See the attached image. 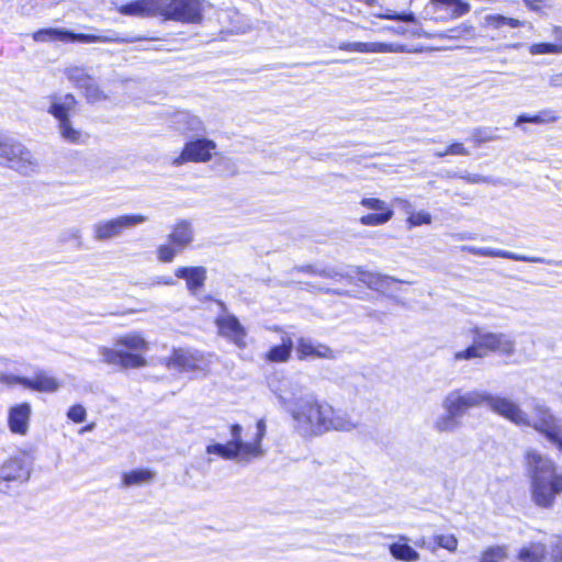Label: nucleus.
<instances>
[{"label": "nucleus", "instance_id": "c756f323", "mask_svg": "<svg viewBox=\"0 0 562 562\" xmlns=\"http://www.w3.org/2000/svg\"><path fill=\"white\" fill-rule=\"evenodd\" d=\"M155 477V472L148 469L132 470L123 474V484L125 486L139 485L150 482Z\"/></svg>", "mask_w": 562, "mask_h": 562}, {"label": "nucleus", "instance_id": "c85d7f7f", "mask_svg": "<svg viewBox=\"0 0 562 562\" xmlns=\"http://www.w3.org/2000/svg\"><path fill=\"white\" fill-rule=\"evenodd\" d=\"M438 8L451 9L452 18H460L470 12L471 5L463 0H431Z\"/></svg>", "mask_w": 562, "mask_h": 562}, {"label": "nucleus", "instance_id": "0e129e2a", "mask_svg": "<svg viewBox=\"0 0 562 562\" xmlns=\"http://www.w3.org/2000/svg\"><path fill=\"white\" fill-rule=\"evenodd\" d=\"M558 31H561L560 29L555 30V42H562V34Z\"/></svg>", "mask_w": 562, "mask_h": 562}, {"label": "nucleus", "instance_id": "4468645a", "mask_svg": "<svg viewBox=\"0 0 562 562\" xmlns=\"http://www.w3.org/2000/svg\"><path fill=\"white\" fill-rule=\"evenodd\" d=\"M295 350L299 360H335L337 358V352L334 351L329 346L305 337H301L297 339Z\"/></svg>", "mask_w": 562, "mask_h": 562}, {"label": "nucleus", "instance_id": "58836bf2", "mask_svg": "<svg viewBox=\"0 0 562 562\" xmlns=\"http://www.w3.org/2000/svg\"><path fill=\"white\" fill-rule=\"evenodd\" d=\"M360 204L369 210L376 211L378 213H385L387 211H393L383 200L378 198H363L360 201Z\"/></svg>", "mask_w": 562, "mask_h": 562}, {"label": "nucleus", "instance_id": "2f4dec72", "mask_svg": "<svg viewBox=\"0 0 562 562\" xmlns=\"http://www.w3.org/2000/svg\"><path fill=\"white\" fill-rule=\"evenodd\" d=\"M484 22L488 27L499 30L503 26L507 25L512 29L520 27L524 25V22L514 18H507L502 14H488L484 18Z\"/></svg>", "mask_w": 562, "mask_h": 562}, {"label": "nucleus", "instance_id": "423d86ee", "mask_svg": "<svg viewBox=\"0 0 562 562\" xmlns=\"http://www.w3.org/2000/svg\"><path fill=\"white\" fill-rule=\"evenodd\" d=\"M117 347H124L131 350H144L146 349V341L139 335H126L120 337L115 342V348H101L100 355L104 362L113 366H120L123 369L128 368H140L146 364L144 357L128 352Z\"/></svg>", "mask_w": 562, "mask_h": 562}, {"label": "nucleus", "instance_id": "b1692460", "mask_svg": "<svg viewBox=\"0 0 562 562\" xmlns=\"http://www.w3.org/2000/svg\"><path fill=\"white\" fill-rule=\"evenodd\" d=\"M547 553V546L544 543L532 542L519 549L513 562H543Z\"/></svg>", "mask_w": 562, "mask_h": 562}, {"label": "nucleus", "instance_id": "5701e85b", "mask_svg": "<svg viewBox=\"0 0 562 562\" xmlns=\"http://www.w3.org/2000/svg\"><path fill=\"white\" fill-rule=\"evenodd\" d=\"M193 229L188 221H180L168 236L169 243L183 250L193 240Z\"/></svg>", "mask_w": 562, "mask_h": 562}, {"label": "nucleus", "instance_id": "a878e982", "mask_svg": "<svg viewBox=\"0 0 562 562\" xmlns=\"http://www.w3.org/2000/svg\"><path fill=\"white\" fill-rule=\"evenodd\" d=\"M293 270L305 272V273L313 274V276L330 278V279L336 278V277H340V278H345V279L351 278V274L349 272H344L340 269H336V268L319 269L312 265L296 266L293 268Z\"/></svg>", "mask_w": 562, "mask_h": 562}, {"label": "nucleus", "instance_id": "2eb2a0df", "mask_svg": "<svg viewBox=\"0 0 562 562\" xmlns=\"http://www.w3.org/2000/svg\"><path fill=\"white\" fill-rule=\"evenodd\" d=\"M216 325L223 337L229 339L240 349L246 347L247 331L235 315L228 314L217 317Z\"/></svg>", "mask_w": 562, "mask_h": 562}, {"label": "nucleus", "instance_id": "7c9ffc66", "mask_svg": "<svg viewBox=\"0 0 562 562\" xmlns=\"http://www.w3.org/2000/svg\"><path fill=\"white\" fill-rule=\"evenodd\" d=\"M58 131L64 140L71 144L85 143V136L80 130L74 127L70 120L58 123Z\"/></svg>", "mask_w": 562, "mask_h": 562}, {"label": "nucleus", "instance_id": "9b49d317", "mask_svg": "<svg viewBox=\"0 0 562 562\" xmlns=\"http://www.w3.org/2000/svg\"><path fill=\"white\" fill-rule=\"evenodd\" d=\"M31 463L25 454L9 458L0 467V493H9L11 484H23L30 480Z\"/></svg>", "mask_w": 562, "mask_h": 562}, {"label": "nucleus", "instance_id": "393cba45", "mask_svg": "<svg viewBox=\"0 0 562 562\" xmlns=\"http://www.w3.org/2000/svg\"><path fill=\"white\" fill-rule=\"evenodd\" d=\"M293 350V341L290 337L282 338V344L273 346L266 355L270 362H285L289 360Z\"/></svg>", "mask_w": 562, "mask_h": 562}, {"label": "nucleus", "instance_id": "ddd939ff", "mask_svg": "<svg viewBox=\"0 0 562 562\" xmlns=\"http://www.w3.org/2000/svg\"><path fill=\"white\" fill-rule=\"evenodd\" d=\"M216 144L207 138H196L187 142L180 156L173 160V165L180 166L187 161L206 162L212 158V150Z\"/></svg>", "mask_w": 562, "mask_h": 562}, {"label": "nucleus", "instance_id": "72a5a7b5", "mask_svg": "<svg viewBox=\"0 0 562 562\" xmlns=\"http://www.w3.org/2000/svg\"><path fill=\"white\" fill-rule=\"evenodd\" d=\"M170 364L182 371H192L195 368L192 357L184 350H175Z\"/></svg>", "mask_w": 562, "mask_h": 562}, {"label": "nucleus", "instance_id": "c9c22d12", "mask_svg": "<svg viewBox=\"0 0 562 562\" xmlns=\"http://www.w3.org/2000/svg\"><path fill=\"white\" fill-rule=\"evenodd\" d=\"M394 215L393 211L385 213H370L360 217V223L364 226H380L387 223Z\"/></svg>", "mask_w": 562, "mask_h": 562}, {"label": "nucleus", "instance_id": "5fc2aeb1", "mask_svg": "<svg viewBox=\"0 0 562 562\" xmlns=\"http://www.w3.org/2000/svg\"><path fill=\"white\" fill-rule=\"evenodd\" d=\"M448 155L468 156L470 153L462 143L456 142L446 148Z\"/></svg>", "mask_w": 562, "mask_h": 562}, {"label": "nucleus", "instance_id": "412c9836", "mask_svg": "<svg viewBox=\"0 0 562 562\" xmlns=\"http://www.w3.org/2000/svg\"><path fill=\"white\" fill-rule=\"evenodd\" d=\"M352 271L358 276L360 282L368 285L370 289L375 291H383L386 289L392 282H400L393 277L366 271L362 267H353Z\"/></svg>", "mask_w": 562, "mask_h": 562}, {"label": "nucleus", "instance_id": "e433bc0d", "mask_svg": "<svg viewBox=\"0 0 562 562\" xmlns=\"http://www.w3.org/2000/svg\"><path fill=\"white\" fill-rule=\"evenodd\" d=\"M471 139L476 144L481 145L483 143L492 142L497 139L495 131L488 127H479L474 128L471 133Z\"/></svg>", "mask_w": 562, "mask_h": 562}, {"label": "nucleus", "instance_id": "8fccbe9b", "mask_svg": "<svg viewBox=\"0 0 562 562\" xmlns=\"http://www.w3.org/2000/svg\"><path fill=\"white\" fill-rule=\"evenodd\" d=\"M551 559L553 562H562V537H554L551 542Z\"/></svg>", "mask_w": 562, "mask_h": 562}, {"label": "nucleus", "instance_id": "79ce46f5", "mask_svg": "<svg viewBox=\"0 0 562 562\" xmlns=\"http://www.w3.org/2000/svg\"><path fill=\"white\" fill-rule=\"evenodd\" d=\"M435 543L450 552H454L458 547V539L453 535H436Z\"/></svg>", "mask_w": 562, "mask_h": 562}, {"label": "nucleus", "instance_id": "4c0bfd02", "mask_svg": "<svg viewBox=\"0 0 562 562\" xmlns=\"http://www.w3.org/2000/svg\"><path fill=\"white\" fill-rule=\"evenodd\" d=\"M182 250L176 247L173 244L160 245L157 248L158 260L165 263L172 262L175 257Z\"/></svg>", "mask_w": 562, "mask_h": 562}, {"label": "nucleus", "instance_id": "13d9d810", "mask_svg": "<svg viewBox=\"0 0 562 562\" xmlns=\"http://www.w3.org/2000/svg\"><path fill=\"white\" fill-rule=\"evenodd\" d=\"M524 3L531 10L536 11L540 9L541 0H522Z\"/></svg>", "mask_w": 562, "mask_h": 562}, {"label": "nucleus", "instance_id": "de8ad7c7", "mask_svg": "<svg viewBox=\"0 0 562 562\" xmlns=\"http://www.w3.org/2000/svg\"><path fill=\"white\" fill-rule=\"evenodd\" d=\"M67 417L74 423H82L87 417L86 408L80 404L72 405L67 412Z\"/></svg>", "mask_w": 562, "mask_h": 562}, {"label": "nucleus", "instance_id": "0eeeda50", "mask_svg": "<svg viewBox=\"0 0 562 562\" xmlns=\"http://www.w3.org/2000/svg\"><path fill=\"white\" fill-rule=\"evenodd\" d=\"M243 427L239 424L231 426L232 440L226 443H211L206 446V453L216 454L224 460H236L248 462L251 459L260 458L263 451H259L258 445H250L241 438Z\"/></svg>", "mask_w": 562, "mask_h": 562}, {"label": "nucleus", "instance_id": "680f3d73", "mask_svg": "<svg viewBox=\"0 0 562 562\" xmlns=\"http://www.w3.org/2000/svg\"><path fill=\"white\" fill-rule=\"evenodd\" d=\"M392 31L397 35H406L409 31L404 26H397L392 29Z\"/></svg>", "mask_w": 562, "mask_h": 562}, {"label": "nucleus", "instance_id": "f8f14e48", "mask_svg": "<svg viewBox=\"0 0 562 562\" xmlns=\"http://www.w3.org/2000/svg\"><path fill=\"white\" fill-rule=\"evenodd\" d=\"M147 221L142 214H126L112 220L100 221L93 225L94 239L102 241L115 238L124 229L134 227Z\"/></svg>", "mask_w": 562, "mask_h": 562}, {"label": "nucleus", "instance_id": "6ab92c4d", "mask_svg": "<svg viewBox=\"0 0 562 562\" xmlns=\"http://www.w3.org/2000/svg\"><path fill=\"white\" fill-rule=\"evenodd\" d=\"M13 380L26 389L38 392H56L60 384L48 373L40 371L33 378L14 376Z\"/></svg>", "mask_w": 562, "mask_h": 562}, {"label": "nucleus", "instance_id": "473e14b6", "mask_svg": "<svg viewBox=\"0 0 562 562\" xmlns=\"http://www.w3.org/2000/svg\"><path fill=\"white\" fill-rule=\"evenodd\" d=\"M366 53H409L406 45L397 43H366Z\"/></svg>", "mask_w": 562, "mask_h": 562}, {"label": "nucleus", "instance_id": "052dcab7", "mask_svg": "<svg viewBox=\"0 0 562 562\" xmlns=\"http://www.w3.org/2000/svg\"><path fill=\"white\" fill-rule=\"evenodd\" d=\"M157 283L165 284V285H173V284H176V281L173 280L172 277H161L157 281Z\"/></svg>", "mask_w": 562, "mask_h": 562}, {"label": "nucleus", "instance_id": "603ef678", "mask_svg": "<svg viewBox=\"0 0 562 562\" xmlns=\"http://www.w3.org/2000/svg\"><path fill=\"white\" fill-rule=\"evenodd\" d=\"M339 49L347 52L366 53L367 46L363 42H345L339 44Z\"/></svg>", "mask_w": 562, "mask_h": 562}, {"label": "nucleus", "instance_id": "ea45409f", "mask_svg": "<svg viewBox=\"0 0 562 562\" xmlns=\"http://www.w3.org/2000/svg\"><path fill=\"white\" fill-rule=\"evenodd\" d=\"M58 241L60 244L76 241L77 248H80L81 247V231L77 227L67 228L59 234Z\"/></svg>", "mask_w": 562, "mask_h": 562}, {"label": "nucleus", "instance_id": "4d7b16f0", "mask_svg": "<svg viewBox=\"0 0 562 562\" xmlns=\"http://www.w3.org/2000/svg\"><path fill=\"white\" fill-rule=\"evenodd\" d=\"M58 101H60L66 108H68L70 110H72L76 104V100L72 94H66L65 97L60 98Z\"/></svg>", "mask_w": 562, "mask_h": 562}, {"label": "nucleus", "instance_id": "9d476101", "mask_svg": "<svg viewBox=\"0 0 562 562\" xmlns=\"http://www.w3.org/2000/svg\"><path fill=\"white\" fill-rule=\"evenodd\" d=\"M159 14L168 20L199 24L203 20V4L201 0H165Z\"/></svg>", "mask_w": 562, "mask_h": 562}, {"label": "nucleus", "instance_id": "f704fd0d", "mask_svg": "<svg viewBox=\"0 0 562 562\" xmlns=\"http://www.w3.org/2000/svg\"><path fill=\"white\" fill-rule=\"evenodd\" d=\"M66 76L80 89L89 85V81L92 79V77L87 74L85 68L77 66L67 68Z\"/></svg>", "mask_w": 562, "mask_h": 562}, {"label": "nucleus", "instance_id": "f257e3e1", "mask_svg": "<svg viewBox=\"0 0 562 562\" xmlns=\"http://www.w3.org/2000/svg\"><path fill=\"white\" fill-rule=\"evenodd\" d=\"M280 406L292 417L294 430L302 437H317L328 431H351L357 428L350 416L335 411L313 393H304L299 384L276 392Z\"/></svg>", "mask_w": 562, "mask_h": 562}, {"label": "nucleus", "instance_id": "bb28decb", "mask_svg": "<svg viewBox=\"0 0 562 562\" xmlns=\"http://www.w3.org/2000/svg\"><path fill=\"white\" fill-rule=\"evenodd\" d=\"M559 116L554 110L546 109L535 115L521 114L517 117L516 125L522 123L547 124L558 121Z\"/></svg>", "mask_w": 562, "mask_h": 562}, {"label": "nucleus", "instance_id": "864d4df0", "mask_svg": "<svg viewBox=\"0 0 562 562\" xmlns=\"http://www.w3.org/2000/svg\"><path fill=\"white\" fill-rule=\"evenodd\" d=\"M393 204L398 207L401 211H403L405 214L411 216V214L414 212V205L411 201L403 199V198H396L393 201Z\"/></svg>", "mask_w": 562, "mask_h": 562}, {"label": "nucleus", "instance_id": "49530a36", "mask_svg": "<svg viewBox=\"0 0 562 562\" xmlns=\"http://www.w3.org/2000/svg\"><path fill=\"white\" fill-rule=\"evenodd\" d=\"M407 222L411 226H419L423 224H430L431 223V215L428 212L419 211V212H413L411 216H408Z\"/></svg>", "mask_w": 562, "mask_h": 562}, {"label": "nucleus", "instance_id": "f3484780", "mask_svg": "<svg viewBox=\"0 0 562 562\" xmlns=\"http://www.w3.org/2000/svg\"><path fill=\"white\" fill-rule=\"evenodd\" d=\"M165 0H135L117 8L122 15L128 16H150L160 12Z\"/></svg>", "mask_w": 562, "mask_h": 562}, {"label": "nucleus", "instance_id": "dca6fc26", "mask_svg": "<svg viewBox=\"0 0 562 562\" xmlns=\"http://www.w3.org/2000/svg\"><path fill=\"white\" fill-rule=\"evenodd\" d=\"M463 249L469 251L472 255L482 256V257L505 258V259L522 261V262H535V263H547V265L552 263L551 260H548L543 257H531V256L512 252L508 250L495 249V248H490V247L465 246Z\"/></svg>", "mask_w": 562, "mask_h": 562}, {"label": "nucleus", "instance_id": "4be33fe9", "mask_svg": "<svg viewBox=\"0 0 562 562\" xmlns=\"http://www.w3.org/2000/svg\"><path fill=\"white\" fill-rule=\"evenodd\" d=\"M170 125L182 134L203 130L201 120L187 111L176 112L170 119Z\"/></svg>", "mask_w": 562, "mask_h": 562}, {"label": "nucleus", "instance_id": "a211bd4d", "mask_svg": "<svg viewBox=\"0 0 562 562\" xmlns=\"http://www.w3.org/2000/svg\"><path fill=\"white\" fill-rule=\"evenodd\" d=\"M206 274V268L202 266L179 267L175 270V277L186 281L187 289L192 295L203 288Z\"/></svg>", "mask_w": 562, "mask_h": 562}, {"label": "nucleus", "instance_id": "cd10ccee", "mask_svg": "<svg viewBox=\"0 0 562 562\" xmlns=\"http://www.w3.org/2000/svg\"><path fill=\"white\" fill-rule=\"evenodd\" d=\"M389 549L392 557L396 560L405 562H415L419 560V553L407 543H392Z\"/></svg>", "mask_w": 562, "mask_h": 562}, {"label": "nucleus", "instance_id": "3c124183", "mask_svg": "<svg viewBox=\"0 0 562 562\" xmlns=\"http://www.w3.org/2000/svg\"><path fill=\"white\" fill-rule=\"evenodd\" d=\"M459 178L465 180L468 183H490L492 179L486 176L477 175V173H468L459 175Z\"/></svg>", "mask_w": 562, "mask_h": 562}, {"label": "nucleus", "instance_id": "7ed1b4c3", "mask_svg": "<svg viewBox=\"0 0 562 562\" xmlns=\"http://www.w3.org/2000/svg\"><path fill=\"white\" fill-rule=\"evenodd\" d=\"M526 462L533 502L543 508L551 507L557 496L562 493V473L557 471L552 460L537 451H528Z\"/></svg>", "mask_w": 562, "mask_h": 562}, {"label": "nucleus", "instance_id": "39448f33", "mask_svg": "<svg viewBox=\"0 0 562 562\" xmlns=\"http://www.w3.org/2000/svg\"><path fill=\"white\" fill-rule=\"evenodd\" d=\"M0 166L22 176H32L40 171V161L19 139L0 133Z\"/></svg>", "mask_w": 562, "mask_h": 562}, {"label": "nucleus", "instance_id": "09e8293b", "mask_svg": "<svg viewBox=\"0 0 562 562\" xmlns=\"http://www.w3.org/2000/svg\"><path fill=\"white\" fill-rule=\"evenodd\" d=\"M256 429L257 432L255 439L250 442V445H258L259 451H263L261 448V441L265 438L267 430L266 420L263 418L257 422Z\"/></svg>", "mask_w": 562, "mask_h": 562}, {"label": "nucleus", "instance_id": "37998d69", "mask_svg": "<svg viewBox=\"0 0 562 562\" xmlns=\"http://www.w3.org/2000/svg\"><path fill=\"white\" fill-rule=\"evenodd\" d=\"M214 166L218 171L226 176H235L238 171L235 162L231 158L226 157L216 159Z\"/></svg>", "mask_w": 562, "mask_h": 562}, {"label": "nucleus", "instance_id": "bf43d9fd", "mask_svg": "<svg viewBox=\"0 0 562 562\" xmlns=\"http://www.w3.org/2000/svg\"><path fill=\"white\" fill-rule=\"evenodd\" d=\"M382 19L398 21V12L387 10L385 13L379 15Z\"/></svg>", "mask_w": 562, "mask_h": 562}, {"label": "nucleus", "instance_id": "c03bdc74", "mask_svg": "<svg viewBox=\"0 0 562 562\" xmlns=\"http://www.w3.org/2000/svg\"><path fill=\"white\" fill-rule=\"evenodd\" d=\"M82 89L85 90L86 98L90 103L98 102L105 98L98 85H95L93 78L89 81V85L85 86Z\"/></svg>", "mask_w": 562, "mask_h": 562}, {"label": "nucleus", "instance_id": "1a4fd4ad", "mask_svg": "<svg viewBox=\"0 0 562 562\" xmlns=\"http://www.w3.org/2000/svg\"><path fill=\"white\" fill-rule=\"evenodd\" d=\"M33 38L36 42H63V43H123L130 42L126 38H122L116 34L113 35H93L75 33L66 29L49 27L36 31L33 34Z\"/></svg>", "mask_w": 562, "mask_h": 562}, {"label": "nucleus", "instance_id": "a19ab883", "mask_svg": "<svg viewBox=\"0 0 562 562\" xmlns=\"http://www.w3.org/2000/svg\"><path fill=\"white\" fill-rule=\"evenodd\" d=\"M70 109L66 108L60 101L55 100L52 102L48 113H50L57 121L60 123L61 121H67L69 119Z\"/></svg>", "mask_w": 562, "mask_h": 562}, {"label": "nucleus", "instance_id": "6e6552de", "mask_svg": "<svg viewBox=\"0 0 562 562\" xmlns=\"http://www.w3.org/2000/svg\"><path fill=\"white\" fill-rule=\"evenodd\" d=\"M525 416L527 423L517 424L518 426L532 427L562 452V426L547 406L536 403L532 408V418H530L527 413H525Z\"/></svg>", "mask_w": 562, "mask_h": 562}, {"label": "nucleus", "instance_id": "aec40b11", "mask_svg": "<svg viewBox=\"0 0 562 562\" xmlns=\"http://www.w3.org/2000/svg\"><path fill=\"white\" fill-rule=\"evenodd\" d=\"M30 417L31 405L29 403H21L11 407L8 414V425L10 430L16 435H26Z\"/></svg>", "mask_w": 562, "mask_h": 562}, {"label": "nucleus", "instance_id": "f03ea898", "mask_svg": "<svg viewBox=\"0 0 562 562\" xmlns=\"http://www.w3.org/2000/svg\"><path fill=\"white\" fill-rule=\"evenodd\" d=\"M483 405L514 424L527 423L525 412L516 402L506 396L492 394L483 390L463 391L454 389L442 398L443 413L435 418L432 429L438 434L456 432L461 427L462 418L468 411Z\"/></svg>", "mask_w": 562, "mask_h": 562}, {"label": "nucleus", "instance_id": "e2e57ef3", "mask_svg": "<svg viewBox=\"0 0 562 562\" xmlns=\"http://www.w3.org/2000/svg\"><path fill=\"white\" fill-rule=\"evenodd\" d=\"M434 155H435L436 157H445V156H447V155H448V153H446V149H445V150H436V151L434 153Z\"/></svg>", "mask_w": 562, "mask_h": 562}, {"label": "nucleus", "instance_id": "20e7f679", "mask_svg": "<svg viewBox=\"0 0 562 562\" xmlns=\"http://www.w3.org/2000/svg\"><path fill=\"white\" fill-rule=\"evenodd\" d=\"M473 341L463 350L453 353V361H470L476 358H485L488 353L497 352L502 356L512 357L516 350L515 339L506 333H494L483 327L471 328Z\"/></svg>", "mask_w": 562, "mask_h": 562}, {"label": "nucleus", "instance_id": "6e6d98bb", "mask_svg": "<svg viewBox=\"0 0 562 562\" xmlns=\"http://www.w3.org/2000/svg\"><path fill=\"white\" fill-rule=\"evenodd\" d=\"M398 21L417 24V19L413 12L398 13Z\"/></svg>", "mask_w": 562, "mask_h": 562}, {"label": "nucleus", "instance_id": "a18cd8bd", "mask_svg": "<svg viewBox=\"0 0 562 562\" xmlns=\"http://www.w3.org/2000/svg\"><path fill=\"white\" fill-rule=\"evenodd\" d=\"M474 33V27L471 24L462 23L454 29L448 30L445 35L446 38H460L465 35H472Z\"/></svg>", "mask_w": 562, "mask_h": 562}]
</instances>
